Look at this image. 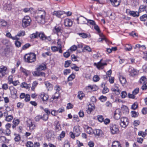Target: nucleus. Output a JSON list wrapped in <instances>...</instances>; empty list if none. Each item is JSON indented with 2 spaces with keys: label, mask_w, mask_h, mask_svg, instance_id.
<instances>
[{
  "label": "nucleus",
  "mask_w": 147,
  "mask_h": 147,
  "mask_svg": "<svg viewBox=\"0 0 147 147\" xmlns=\"http://www.w3.org/2000/svg\"><path fill=\"white\" fill-rule=\"evenodd\" d=\"M146 81V78L145 76H142L140 80V82L141 84L145 83Z\"/></svg>",
  "instance_id": "nucleus-34"
},
{
  "label": "nucleus",
  "mask_w": 147,
  "mask_h": 147,
  "mask_svg": "<svg viewBox=\"0 0 147 147\" xmlns=\"http://www.w3.org/2000/svg\"><path fill=\"white\" fill-rule=\"evenodd\" d=\"M36 55L34 53L26 54L24 56L25 61L28 63L34 62L36 60Z\"/></svg>",
  "instance_id": "nucleus-1"
},
{
  "label": "nucleus",
  "mask_w": 147,
  "mask_h": 147,
  "mask_svg": "<svg viewBox=\"0 0 147 147\" xmlns=\"http://www.w3.org/2000/svg\"><path fill=\"white\" fill-rule=\"evenodd\" d=\"M64 24L65 26L69 27L72 26L73 22L70 19H66L64 20Z\"/></svg>",
  "instance_id": "nucleus-11"
},
{
  "label": "nucleus",
  "mask_w": 147,
  "mask_h": 147,
  "mask_svg": "<svg viewBox=\"0 0 147 147\" xmlns=\"http://www.w3.org/2000/svg\"><path fill=\"white\" fill-rule=\"evenodd\" d=\"M38 84V82L35 81H34L32 84V90H34V89H35V87L36 86H37V85Z\"/></svg>",
  "instance_id": "nucleus-44"
},
{
  "label": "nucleus",
  "mask_w": 147,
  "mask_h": 147,
  "mask_svg": "<svg viewBox=\"0 0 147 147\" xmlns=\"http://www.w3.org/2000/svg\"><path fill=\"white\" fill-rule=\"evenodd\" d=\"M51 48L52 51L54 52L57 51L59 50V53H62V51L61 49L62 46L60 44L59 45L58 48H57L56 46H52Z\"/></svg>",
  "instance_id": "nucleus-12"
},
{
  "label": "nucleus",
  "mask_w": 147,
  "mask_h": 147,
  "mask_svg": "<svg viewBox=\"0 0 147 147\" xmlns=\"http://www.w3.org/2000/svg\"><path fill=\"white\" fill-rule=\"evenodd\" d=\"M109 89L107 87L105 86L102 90V93L105 94L107 93L109 91Z\"/></svg>",
  "instance_id": "nucleus-59"
},
{
  "label": "nucleus",
  "mask_w": 147,
  "mask_h": 147,
  "mask_svg": "<svg viewBox=\"0 0 147 147\" xmlns=\"http://www.w3.org/2000/svg\"><path fill=\"white\" fill-rule=\"evenodd\" d=\"M121 97L122 98H125L126 97L127 93L126 91H123L121 93Z\"/></svg>",
  "instance_id": "nucleus-62"
},
{
  "label": "nucleus",
  "mask_w": 147,
  "mask_h": 147,
  "mask_svg": "<svg viewBox=\"0 0 147 147\" xmlns=\"http://www.w3.org/2000/svg\"><path fill=\"white\" fill-rule=\"evenodd\" d=\"M86 50L88 52L91 51V49L89 46L87 45H85L83 48V52Z\"/></svg>",
  "instance_id": "nucleus-41"
},
{
  "label": "nucleus",
  "mask_w": 147,
  "mask_h": 147,
  "mask_svg": "<svg viewBox=\"0 0 147 147\" xmlns=\"http://www.w3.org/2000/svg\"><path fill=\"white\" fill-rule=\"evenodd\" d=\"M93 86L90 85L88 86L85 88V90L87 92H89L93 89Z\"/></svg>",
  "instance_id": "nucleus-49"
},
{
  "label": "nucleus",
  "mask_w": 147,
  "mask_h": 147,
  "mask_svg": "<svg viewBox=\"0 0 147 147\" xmlns=\"http://www.w3.org/2000/svg\"><path fill=\"white\" fill-rule=\"evenodd\" d=\"M97 119L99 121L102 122H103L104 118L103 116L101 115H98L97 117Z\"/></svg>",
  "instance_id": "nucleus-40"
},
{
  "label": "nucleus",
  "mask_w": 147,
  "mask_h": 147,
  "mask_svg": "<svg viewBox=\"0 0 147 147\" xmlns=\"http://www.w3.org/2000/svg\"><path fill=\"white\" fill-rule=\"evenodd\" d=\"M110 127V131L112 134H117L119 132V130L117 125L115 124H111Z\"/></svg>",
  "instance_id": "nucleus-4"
},
{
  "label": "nucleus",
  "mask_w": 147,
  "mask_h": 147,
  "mask_svg": "<svg viewBox=\"0 0 147 147\" xmlns=\"http://www.w3.org/2000/svg\"><path fill=\"white\" fill-rule=\"evenodd\" d=\"M7 73V67L3 66H1L0 67V77H2Z\"/></svg>",
  "instance_id": "nucleus-9"
},
{
  "label": "nucleus",
  "mask_w": 147,
  "mask_h": 147,
  "mask_svg": "<svg viewBox=\"0 0 147 147\" xmlns=\"http://www.w3.org/2000/svg\"><path fill=\"white\" fill-rule=\"evenodd\" d=\"M30 17L28 16H26L22 20V26L24 28L30 26L31 22Z\"/></svg>",
  "instance_id": "nucleus-3"
},
{
  "label": "nucleus",
  "mask_w": 147,
  "mask_h": 147,
  "mask_svg": "<svg viewBox=\"0 0 147 147\" xmlns=\"http://www.w3.org/2000/svg\"><path fill=\"white\" fill-rule=\"evenodd\" d=\"M91 101L92 102L93 105L89 104L88 105V109L86 110L87 113L88 114H90L91 112L93 111L95 109V107L94 105V103H96V99L94 96H92L91 97Z\"/></svg>",
  "instance_id": "nucleus-2"
},
{
  "label": "nucleus",
  "mask_w": 147,
  "mask_h": 147,
  "mask_svg": "<svg viewBox=\"0 0 147 147\" xmlns=\"http://www.w3.org/2000/svg\"><path fill=\"white\" fill-rule=\"evenodd\" d=\"M75 77V75L72 74L68 78V80L69 81H70L73 80Z\"/></svg>",
  "instance_id": "nucleus-53"
},
{
  "label": "nucleus",
  "mask_w": 147,
  "mask_h": 147,
  "mask_svg": "<svg viewBox=\"0 0 147 147\" xmlns=\"http://www.w3.org/2000/svg\"><path fill=\"white\" fill-rule=\"evenodd\" d=\"M111 90L115 92L116 94L117 95H119L120 92V90L119 89H116L114 87L112 88Z\"/></svg>",
  "instance_id": "nucleus-42"
},
{
  "label": "nucleus",
  "mask_w": 147,
  "mask_h": 147,
  "mask_svg": "<svg viewBox=\"0 0 147 147\" xmlns=\"http://www.w3.org/2000/svg\"><path fill=\"white\" fill-rule=\"evenodd\" d=\"M91 35L90 33H83V38H89L90 37Z\"/></svg>",
  "instance_id": "nucleus-52"
},
{
  "label": "nucleus",
  "mask_w": 147,
  "mask_h": 147,
  "mask_svg": "<svg viewBox=\"0 0 147 147\" xmlns=\"http://www.w3.org/2000/svg\"><path fill=\"white\" fill-rule=\"evenodd\" d=\"M120 82L123 85V84H125L126 82L125 78L122 76H121L119 78Z\"/></svg>",
  "instance_id": "nucleus-30"
},
{
  "label": "nucleus",
  "mask_w": 147,
  "mask_h": 147,
  "mask_svg": "<svg viewBox=\"0 0 147 147\" xmlns=\"http://www.w3.org/2000/svg\"><path fill=\"white\" fill-rule=\"evenodd\" d=\"M112 147H121L118 141H114L112 143Z\"/></svg>",
  "instance_id": "nucleus-31"
},
{
  "label": "nucleus",
  "mask_w": 147,
  "mask_h": 147,
  "mask_svg": "<svg viewBox=\"0 0 147 147\" xmlns=\"http://www.w3.org/2000/svg\"><path fill=\"white\" fill-rule=\"evenodd\" d=\"M46 68V65L45 64L41 65L38 67L37 68V70L40 71L45 69Z\"/></svg>",
  "instance_id": "nucleus-28"
},
{
  "label": "nucleus",
  "mask_w": 147,
  "mask_h": 147,
  "mask_svg": "<svg viewBox=\"0 0 147 147\" xmlns=\"http://www.w3.org/2000/svg\"><path fill=\"white\" fill-rule=\"evenodd\" d=\"M33 75L36 76H45V73L44 72L37 70L34 72Z\"/></svg>",
  "instance_id": "nucleus-19"
},
{
  "label": "nucleus",
  "mask_w": 147,
  "mask_h": 147,
  "mask_svg": "<svg viewBox=\"0 0 147 147\" xmlns=\"http://www.w3.org/2000/svg\"><path fill=\"white\" fill-rule=\"evenodd\" d=\"M83 128L84 129L85 131L88 134H91L93 132V131L91 128L86 125H84Z\"/></svg>",
  "instance_id": "nucleus-14"
},
{
  "label": "nucleus",
  "mask_w": 147,
  "mask_h": 147,
  "mask_svg": "<svg viewBox=\"0 0 147 147\" xmlns=\"http://www.w3.org/2000/svg\"><path fill=\"white\" fill-rule=\"evenodd\" d=\"M128 71L129 73V75L131 76H134L136 75L138 72L133 67L130 66L128 69Z\"/></svg>",
  "instance_id": "nucleus-7"
},
{
  "label": "nucleus",
  "mask_w": 147,
  "mask_h": 147,
  "mask_svg": "<svg viewBox=\"0 0 147 147\" xmlns=\"http://www.w3.org/2000/svg\"><path fill=\"white\" fill-rule=\"evenodd\" d=\"M25 32L24 31H20L18 33L17 36H23L25 35Z\"/></svg>",
  "instance_id": "nucleus-50"
},
{
  "label": "nucleus",
  "mask_w": 147,
  "mask_h": 147,
  "mask_svg": "<svg viewBox=\"0 0 147 147\" xmlns=\"http://www.w3.org/2000/svg\"><path fill=\"white\" fill-rule=\"evenodd\" d=\"M93 79V81L95 82H97L100 79L99 77L97 75L94 76Z\"/></svg>",
  "instance_id": "nucleus-54"
},
{
  "label": "nucleus",
  "mask_w": 147,
  "mask_h": 147,
  "mask_svg": "<svg viewBox=\"0 0 147 147\" xmlns=\"http://www.w3.org/2000/svg\"><path fill=\"white\" fill-rule=\"evenodd\" d=\"M147 16V15L146 14L143 15L142 16L140 17V19L142 21H145L146 20Z\"/></svg>",
  "instance_id": "nucleus-45"
},
{
  "label": "nucleus",
  "mask_w": 147,
  "mask_h": 147,
  "mask_svg": "<svg viewBox=\"0 0 147 147\" xmlns=\"http://www.w3.org/2000/svg\"><path fill=\"white\" fill-rule=\"evenodd\" d=\"M65 136V132L64 131H62L59 136L57 137V139L59 140H61V139L63 138Z\"/></svg>",
  "instance_id": "nucleus-33"
},
{
  "label": "nucleus",
  "mask_w": 147,
  "mask_h": 147,
  "mask_svg": "<svg viewBox=\"0 0 147 147\" xmlns=\"http://www.w3.org/2000/svg\"><path fill=\"white\" fill-rule=\"evenodd\" d=\"M99 99L102 102H104L106 100L107 97L102 95L99 98Z\"/></svg>",
  "instance_id": "nucleus-56"
},
{
  "label": "nucleus",
  "mask_w": 147,
  "mask_h": 147,
  "mask_svg": "<svg viewBox=\"0 0 147 147\" xmlns=\"http://www.w3.org/2000/svg\"><path fill=\"white\" fill-rule=\"evenodd\" d=\"M65 12L63 11H55L53 12V15L56 16L58 17H60V16L64 13Z\"/></svg>",
  "instance_id": "nucleus-18"
},
{
  "label": "nucleus",
  "mask_w": 147,
  "mask_h": 147,
  "mask_svg": "<svg viewBox=\"0 0 147 147\" xmlns=\"http://www.w3.org/2000/svg\"><path fill=\"white\" fill-rule=\"evenodd\" d=\"M40 97L43 101H46L47 100L48 98V95L44 93L41 94L40 95Z\"/></svg>",
  "instance_id": "nucleus-22"
},
{
  "label": "nucleus",
  "mask_w": 147,
  "mask_h": 147,
  "mask_svg": "<svg viewBox=\"0 0 147 147\" xmlns=\"http://www.w3.org/2000/svg\"><path fill=\"white\" fill-rule=\"evenodd\" d=\"M61 27L56 26L54 28V32L55 33H57L58 35V33H61Z\"/></svg>",
  "instance_id": "nucleus-27"
},
{
  "label": "nucleus",
  "mask_w": 147,
  "mask_h": 147,
  "mask_svg": "<svg viewBox=\"0 0 147 147\" xmlns=\"http://www.w3.org/2000/svg\"><path fill=\"white\" fill-rule=\"evenodd\" d=\"M128 119L126 117H122L121 118L120 122L121 126L123 127H126L128 124L129 122Z\"/></svg>",
  "instance_id": "nucleus-6"
},
{
  "label": "nucleus",
  "mask_w": 147,
  "mask_h": 147,
  "mask_svg": "<svg viewBox=\"0 0 147 147\" xmlns=\"http://www.w3.org/2000/svg\"><path fill=\"white\" fill-rule=\"evenodd\" d=\"M93 134L95 136H99L101 135L102 133V131L99 129H95L93 131Z\"/></svg>",
  "instance_id": "nucleus-21"
},
{
  "label": "nucleus",
  "mask_w": 147,
  "mask_h": 147,
  "mask_svg": "<svg viewBox=\"0 0 147 147\" xmlns=\"http://www.w3.org/2000/svg\"><path fill=\"white\" fill-rule=\"evenodd\" d=\"M45 85L48 89V90H51L53 88V86L48 82H45Z\"/></svg>",
  "instance_id": "nucleus-26"
},
{
  "label": "nucleus",
  "mask_w": 147,
  "mask_h": 147,
  "mask_svg": "<svg viewBox=\"0 0 147 147\" xmlns=\"http://www.w3.org/2000/svg\"><path fill=\"white\" fill-rule=\"evenodd\" d=\"M114 118L116 119H118L120 118V115L119 114H117L116 112V111H115L114 113Z\"/></svg>",
  "instance_id": "nucleus-63"
},
{
  "label": "nucleus",
  "mask_w": 147,
  "mask_h": 147,
  "mask_svg": "<svg viewBox=\"0 0 147 147\" xmlns=\"http://www.w3.org/2000/svg\"><path fill=\"white\" fill-rule=\"evenodd\" d=\"M20 70L26 76H27L30 73V72L29 71L27 70L22 67H21L20 68Z\"/></svg>",
  "instance_id": "nucleus-35"
},
{
  "label": "nucleus",
  "mask_w": 147,
  "mask_h": 147,
  "mask_svg": "<svg viewBox=\"0 0 147 147\" xmlns=\"http://www.w3.org/2000/svg\"><path fill=\"white\" fill-rule=\"evenodd\" d=\"M37 13L38 14V15L42 16V17L43 16L46 17V12L44 10H38V11L37 12Z\"/></svg>",
  "instance_id": "nucleus-24"
},
{
  "label": "nucleus",
  "mask_w": 147,
  "mask_h": 147,
  "mask_svg": "<svg viewBox=\"0 0 147 147\" xmlns=\"http://www.w3.org/2000/svg\"><path fill=\"white\" fill-rule=\"evenodd\" d=\"M21 86L22 88H25L27 89L30 87V84H28L24 82L22 83Z\"/></svg>",
  "instance_id": "nucleus-36"
},
{
  "label": "nucleus",
  "mask_w": 147,
  "mask_h": 147,
  "mask_svg": "<svg viewBox=\"0 0 147 147\" xmlns=\"http://www.w3.org/2000/svg\"><path fill=\"white\" fill-rule=\"evenodd\" d=\"M126 51H129L132 49V46L131 45L126 44L124 48Z\"/></svg>",
  "instance_id": "nucleus-29"
},
{
  "label": "nucleus",
  "mask_w": 147,
  "mask_h": 147,
  "mask_svg": "<svg viewBox=\"0 0 147 147\" xmlns=\"http://www.w3.org/2000/svg\"><path fill=\"white\" fill-rule=\"evenodd\" d=\"M102 59L98 63H94V65L99 69H103L104 67V66L107 65V63L102 62Z\"/></svg>",
  "instance_id": "nucleus-8"
},
{
  "label": "nucleus",
  "mask_w": 147,
  "mask_h": 147,
  "mask_svg": "<svg viewBox=\"0 0 147 147\" xmlns=\"http://www.w3.org/2000/svg\"><path fill=\"white\" fill-rule=\"evenodd\" d=\"M20 97L21 99L24 98L26 102L29 101L30 100V96L28 94L26 95L24 93H22L20 95Z\"/></svg>",
  "instance_id": "nucleus-10"
},
{
  "label": "nucleus",
  "mask_w": 147,
  "mask_h": 147,
  "mask_svg": "<svg viewBox=\"0 0 147 147\" xmlns=\"http://www.w3.org/2000/svg\"><path fill=\"white\" fill-rule=\"evenodd\" d=\"M139 12L135 11H130L129 13L130 15L134 17H137L139 16Z\"/></svg>",
  "instance_id": "nucleus-20"
},
{
  "label": "nucleus",
  "mask_w": 147,
  "mask_h": 147,
  "mask_svg": "<svg viewBox=\"0 0 147 147\" xmlns=\"http://www.w3.org/2000/svg\"><path fill=\"white\" fill-rule=\"evenodd\" d=\"M27 125L28 127H29L30 130L34 129L35 127V125L30 120H29L27 121Z\"/></svg>",
  "instance_id": "nucleus-16"
},
{
  "label": "nucleus",
  "mask_w": 147,
  "mask_h": 147,
  "mask_svg": "<svg viewBox=\"0 0 147 147\" xmlns=\"http://www.w3.org/2000/svg\"><path fill=\"white\" fill-rule=\"evenodd\" d=\"M83 18H84L86 19L87 21V23H89L90 25H94V26L96 24V23L94 21L91 20H88L86 18H85L84 16Z\"/></svg>",
  "instance_id": "nucleus-39"
},
{
  "label": "nucleus",
  "mask_w": 147,
  "mask_h": 147,
  "mask_svg": "<svg viewBox=\"0 0 147 147\" xmlns=\"http://www.w3.org/2000/svg\"><path fill=\"white\" fill-rule=\"evenodd\" d=\"M9 90L11 94H14L16 95L17 92L16 89L13 87H11L9 88Z\"/></svg>",
  "instance_id": "nucleus-25"
},
{
  "label": "nucleus",
  "mask_w": 147,
  "mask_h": 147,
  "mask_svg": "<svg viewBox=\"0 0 147 147\" xmlns=\"http://www.w3.org/2000/svg\"><path fill=\"white\" fill-rule=\"evenodd\" d=\"M38 36L42 40H45L47 38V37L45 36L43 33L40 32L39 33H38Z\"/></svg>",
  "instance_id": "nucleus-32"
},
{
  "label": "nucleus",
  "mask_w": 147,
  "mask_h": 147,
  "mask_svg": "<svg viewBox=\"0 0 147 147\" xmlns=\"http://www.w3.org/2000/svg\"><path fill=\"white\" fill-rule=\"evenodd\" d=\"M36 21L39 23L44 24L47 21L46 17L38 15L35 17Z\"/></svg>",
  "instance_id": "nucleus-5"
},
{
  "label": "nucleus",
  "mask_w": 147,
  "mask_h": 147,
  "mask_svg": "<svg viewBox=\"0 0 147 147\" xmlns=\"http://www.w3.org/2000/svg\"><path fill=\"white\" fill-rule=\"evenodd\" d=\"M103 40H105L106 42L108 41V40L106 38H100L98 39V41L102 42Z\"/></svg>",
  "instance_id": "nucleus-57"
},
{
  "label": "nucleus",
  "mask_w": 147,
  "mask_h": 147,
  "mask_svg": "<svg viewBox=\"0 0 147 147\" xmlns=\"http://www.w3.org/2000/svg\"><path fill=\"white\" fill-rule=\"evenodd\" d=\"M145 6L143 5H141L139 7V12H142L144 11L145 10Z\"/></svg>",
  "instance_id": "nucleus-37"
},
{
  "label": "nucleus",
  "mask_w": 147,
  "mask_h": 147,
  "mask_svg": "<svg viewBox=\"0 0 147 147\" xmlns=\"http://www.w3.org/2000/svg\"><path fill=\"white\" fill-rule=\"evenodd\" d=\"M71 63V61L70 60L66 61L65 62V67H69Z\"/></svg>",
  "instance_id": "nucleus-61"
},
{
  "label": "nucleus",
  "mask_w": 147,
  "mask_h": 147,
  "mask_svg": "<svg viewBox=\"0 0 147 147\" xmlns=\"http://www.w3.org/2000/svg\"><path fill=\"white\" fill-rule=\"evenodd\" d=\"M77 97L80 99H82L83 98V92L82 91H80L78 92Z\"/></svg>",
  "instance_id": "nucleus-47"
},
{
  "label": "nucleus",
  "mask_w": 147,
  "mask_h": 147,
  "mask_svg": "<svg viewBox=\"0 0 147 147\" xmlns=\"http://www.w3.org/2000/svg\"><path fill=\"white\" fill-rule=\"evenodd\" d=\"M131 115L133 117H136L138 116V113L135 111H132L131 112Z\"/></svg>",
  "instance_id": "nucleus-55"
},
{
  "label": "nucleus",
  "mask_w": 147,
  "mask_h": 147,
  "mask_svg": "<svg viewBox=\"0 0 147 147\" xmlns=\"http://www.w3.org/2000/svg\"><path fill=\"white\" fill-rule=\"evenodd\" d=\"M59 92H56L55 93L54 95H53L52 96V98L53 99H57L58 98L59 96Z\"/></svg>",
  "instance_id": "nucleus-48"
},
{
  "label": "nucleus",
  "mask_w": 147,
  "mask_h": 147,
  "mask_svg": "<svg viewBox=\"0 0 147 147\" xmlns=\"http://www.w3.org/2000/svg\"><path fill=\"white\" fill-rule=\"evenodd\" d=\"M138 104L137 102H135L131 106V108L133 110H135L137 108Z\"/></svg>",
  "instance_id": "nucleus-43"
},
{
  "label": "nucleus",
  "mask_w": 147,
  "mask_h": 147,
  "mask_svg": "<svg viewBox=\"0 0 147 147\" xmlns=\"http://www.w3.org/2000/svg\"><path fill=\"white\" fill-rule=\"evenodd\" d=\"M4 115L5 117V120L7 121H11L13 119V117L12 115H8L7 112H5L4 113Z\"/></svg>",
  "instance_id": "nucleus-15"
},
{
  "label": "nucleus",
  "mask_w": 147,
  "mask_h": 147,
  "mask_svg": "<svg viewBox=\"0 0 147 147\" xmlns=\"http://www.w3.org/2000/svg\"><path fill=\"white\" fill-rule=\"evenodd\" d=\"M94 29L98 32V33L100 32V30L99 26L97 25L96 24L94 26Z\"/></svg>",
  "instance_id": "nucleus-60"
},
{
  "label": "nucleus",
  "mask_w": 147,
  "mask_h": 147,
  "mask_svg": "<svg viewBox=\"0 0 147 147\" xmlns=\"http://www.w3.org/2000/svg\"><path fill=\"white\" fill-rule=\"evenodd\" d=\"M112 5L115 7L119 6L121 2V0H110Z\"/></svg>",
  "instance_id": "nucleus-17"
},
{
  "label": "nucleus",
  "mask_w": 147,
  "mask_h": 147,
  "mask_svg": "<svg viewBox=\"0 0 147 147\" xmlns=\"http://www.w3.org/2000/svg\"><path fill=\"white\" fill-rule=\"evenodd\" d=\"M7 24L6 21L3 20H0V25L2 26H5Z\"/></svg>",
  "instance_id": "nucleus-46"
},
{
  "label": "nucleus",
  "mask_w": 147,
  "mask_h": 147,
  "mask_svg": "<svg viewBox=\"0 0 147 147\" xmlns=\"http://www.w3.org/2000/svg\"><path fill=\"white\" fill-rule=\"evenodd\" d=\"M38 32H36L35 33H33L31 34L30 36V38H36L38 36Z\"/></svg>",
  "instance_id": "nucleus-38"
},
{
  "label": "nucleus",
  "mask_w": 147,
  "mask_h": 147,
  "mask_svg": "<svg viewBox=\"0 0 147 147\" xmlns=\"http://www.w3.org/2000/svg\"><path fill=\"white\" fill-rule=\"evenodd\" d=\"M6 9L9 10H11L12 8V5L11 3L7 4L6 5Z\"/></svg>",
  "instance_id": "nucleus-58"
},
{
  "label": "nucleus",
  "mask_w": 147,
  "mask_h": 147,
  "mask_svg": "<svg viewBox=\"0 0 147 147\" xmlns=\"http://www.w3.org/2000/svg\"><path fill=\"white\" fill-rule=\"evenodd\" d=\"M46 136L48 140L53 139L55 137L54 133L53 131L48 132L46 135Z\"/></svg>",
  "instance_id": "nucleus-13"
},
{
  "label": "nucleus",
  "mask_w": 147,
  "mask_h": 147,
  "mask_svg": "<svg viewBox=\"0 0 147 147\" xmlns=\"http://www.w3.org/2000/svg\"><path fill=\"white\" fill-rule=\"evenodd\" d=\"M74 132L76 136H78L80 134V131L79 129L77 127H74Z\"/></svg>",
  "instance_id": "nucleus-23"
},
{
  "label": "nucleus",
  "mask_w": 147,
  "mask_h": 147,
  "mask_svg": "<svg viewBox=\"0 0 147 147\" xmlns=\"http://www.w3.org/2000/svg\"><path fill=\"white\" fill-rule=\"evenodd\" d=\"M77 49V47L75 45H73L69 49V50L71 51H75Z\"/></svg>",
  "instance_id": "nucleus-64"
},
{
  "label": "nucleus",
  "mask_w": 147,
  "mask_h": 147,
  "mask_svg": "<svg viewBox=\"0 0 147 147\" xmlns=\"http://www.w3.org/2000/svg\"><path fill=\"white\" fill-rule=\"evenodd\" d=\"M48 117L49 115L44 114L42 116H41V119L43 121H46L48 120Z\"/></svg>",
  "instance_id": "nucleus-51"
}]
</instances>
